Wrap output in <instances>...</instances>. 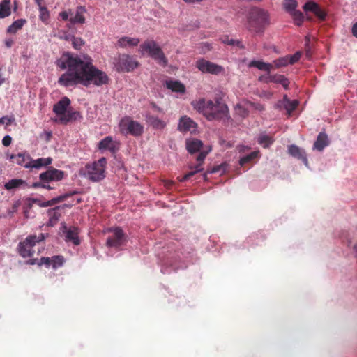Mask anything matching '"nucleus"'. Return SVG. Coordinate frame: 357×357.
<instances>
[{
  "instance_id": "54",
  "label": "nucleus",
  "mask_w": 357,
  "mask_h": 357,
  "mask_svg": "<svg viewBox=\"0 0 357 357\" xmlns=\"http://www.w3.org/2000/svg\"><path fill=\"white\" fill-rule=\"evenodd\" d=\"M71 14V10H69L68 11H63V12H61L59 13V16L61 17V18L64 20V21H66V20H69V15Z\"/></svg>"
},
{
  "instance_id": "50",
  "label": "nucleus",
  "mask_w": 357,
  "mask_h": 357,
  "mask_svg": "<svg viewBox=\"0 0 357 357\" xmlns=\"http://www.w3.org/2000/svg\"><path fill=\"white\" fill-rule=\"evenodd\" d=\"M199 172H201V169H199V167H198V169L197 170L191 169V171L190 172H188V174H186L182 178H180V181L184 182V181L188 180L193 175H195V174L199 173Z\"/></svg>"
},
{
  "instance_id": "15",
  "label": "nucleus",
  "mask_w": 357,
  "mask_h": 357,
  "mask_svg": "<svg viewBox=\"0 0 357 357\" xmlns=\"http://www.w3.org/2000/svg\"><path fill=\"white\" fill-rule=\"evenodd\" d=\"M288 153L292 157L301 160L306 167H308V161L304 149L296 145L291 144L288 146Z\"/></svg>"
},
{
  "instance_id": "7",
  "label": "nucleus",
  "mask_w": 357,
  "mask_h": 357,
  "mask_svg": "<svg viewBox=\"0 0 357 357\" xmlns=\"http://www.w3.org/2000/svg\"><path fill=\"white\" fill-rule=\"evenodd\" d=\"M47 236L45 234H40L38 236L29 235L23 241L19 243L17 251L23 258L31 257L33 253V247L37 243L43 241Z\"/></svg>"
},
{
  "instance_id": "59",
  "label": "nucleus",
  "mask_w": 357,
  "mask_h": 357,
  "mask_svg": "<svg viewBox=\"0 0 357 357\" xmlns=\"http://www.w3.org/2000/svg\"><path fill=\"white\" fill-rule=\"evenodd\" d=\"M43 135L45 136L46 141H49L52 137V132L50 131L44 132Z\"/></svg>"
},
{
  "instance_id": "55",
  "label": "nucleus",
  "mask_w": 357,
  "mask_h": 357,
  "mask_svg": "<svg viewBox=\"0 0 357 357\" xmlns=\"http://www.w3.org/2000/svg\"><path fill=\"white\" fill-rule=\"evenodd\" d=\"M223 43H226V44H228V45H240L241 44V41L239 40H234V39H227V40H223Z\"/></svg>"
},
{
  "instance_id": "5",
  "label": "nucleus",
  "mask_w": 357,
  "mask_h": 357,
  "mask_svg": "<svg viewBox=\"0 0 357 357\" xmlns=\"http://www.w3.org/2000/svg\"><path fill=\"white\" fill-rule=\"evenodd\" d=\"M65 172L54 167H50L47 170L39 175V181L33 183V188H42L47 190H52L54 187L50 185L51 182L60 181L65 177Z\"/></svg>"
},
{
  "instance_id": "14",
  "label": "nucleus",
  "mask_w": 357,
  "mask_h": 357,
  "mask_svg": "<svg viewBox=\"0 0 357 357\" xmlns=\"http://www.w3.org/2000/svg\"><path fill=\"white\" fill-rule=\"evenodd\" d=\"M197 123L187 116H182L178 123V130L182 132H194L197 130Z\"/></svg>"
},
{
  "instance_id": "31",
  "label": "nucleus",
  "mask_w": 357,
  "mask_h": 357,
  "mask_svg": "<svg viewBox=\"0 0 357 357\" xmlns=\"http://www.w3.org/2000/svg\"><path fill=\"white\" fill-rule=\"evenodd\" d=\"M26 20L25 19H17L14 21L8 28L7 32L8 33L15 34L26 24Z\"/></svg>"
},
{
  "instance_id": "43",
  "label": "nucleus",
  "mask_w": 357,
  "mask_h": 357,
  "mask_svg": "<svg viewBox=\"0 0 357 357\" xmlns=\"http://www.w3.org/2000/svg\"><path fill=\"white\" fill-rule=\"evenodd\" d=\"M318 4L313 1L307 2L303 7V10L306 12L314 13L315 10H317Z\"/></svg>"
},
{
  "instance_id": "23",
  "label": "nucleus",
  "mask_w": 357,
  "mask_h": 357,
  "mask_svg": "<svg viewBox=\"0 0 357 357\" xmlns=\"http://www.w3.org/2000/svg\"><path fill=\"white\" fill-rule=\"evenodd\" d=\"M191 105L195 110L207 119V100L205 98L193 100L191 102Z\"/></svg>"
},
{
  "instance_id": "36",
  "label": "nucleus",
  "mask_w": 357,
  "mask_h": 357,
  "mask_svg": "<svg viewBox=\"0 0 357 357\" xmlns=\"http://www.w3.org/2000/svg\"><path fill=\"white\" fill-rule=\"evenodd\" d=\"M257 142L264 148H268L273 143V139L271 136L263 132L259 135Z\"/></svg>"
},
{
  "instance_id": "64",
  "label": "nucleus",
  "mask_w": 357,
  "mask_h": 357,
  "mask_svg": "<svg viewBox=\"0 0 357 357\" xmlns=\"http://www.w3.org/2000/svg\"><path fill=\"white\" fill-rule=\"evenodd\" d=\"M7 218V215L6 213H2V214H0V220L1 218Z\"/></svg>"
},
{
  "instance_id": "51",
  "label": "nucleus",
  "mask_w": 357,
  "mask_h": 357,
  "mask_svg": "<svg viewBox=\"0 0 357 357\" xmlns=\"http://www.w3.org/2000/svg\"><path fill=\"white\" fill-rule=\"evenodd\" d=\"M314 13L321 20H324L326 15L325 12L322 10L319 6L317 10L316 9Z\"/></svg>"
},
{
  "instance_id": "11",
  "label": "nucleus",
  "mask_w": 357,
  "mask_h": 357,
  "mask_svg": "<svg viewBox=\"0 0 357 357\" xmlns=\"http://www.w3.org/2000/svg\"><path fill=\"white\" fill-rule=\"evenodd\" d=\"M107 231L109 233L106 242L107 247L118 248L126 244V238L121 228L113 227Z\"/></svg>"
},
{
  "instance_id": "56",
  "label": "nucleus",
  "mask_w": 357,
  "mask_h": 357,
  "mask_svg": "<svg viewBox=\"0 0 357 357\" xmlns=\"http://www.w3.org/2000/svg\"><path fill=\"white\" fill-rule=\"evenodd\" d=\"M352 34L354 37L357 38V22L353 24L351 29Z\"/></svg>"
},
{
  "instance_id": "9",
  "label": "nucleus",
  "mask_w": 357,
  "mask_h": 357,
  "mask_svg": "<svg viewBox=\"0 0 357 357\" xmlns=\"http://www.w3.org/2000/svg\"><path fill=\"white\" fill-rule=\"evenodd\" d=\"M212 114L209 115V121L215 119H222L224 121L229 120L230 119L229 108L227 105L222 102L220 97H216L215 98V102L211 112Z\"/></svg>"
},
{
  "instance_id": "2",
  "label": "nucleus",
  "mask_w": 357,
  "mask_h": 357,
  "mask_svg": "<svg viewBox=\"0 0 357 357\" xmlns=\"http://www.w3.org/2000/svg\"><path fill=\"white\" fill-rule=\"evenodd\" d=\"M248 23L250 31L256 33H263L264 29L271 24L269 13L263 8L252 7L248 14Z\"/></svg>"
},
{
  "instance_id": "37",
  "label": "nucleus",
  "mask_w": 357,
  "mask_h": 357,
  "mask_svg": "<svg viewBox=\"0 0 357 357\" xmlns=\"http://www.w3.org/2000/svg\"><path fill=\"white\" fill-rule=\"evenodd\" d=\"M259 155V151H255L251 152L250 153L242 157L240 159L239 163L241 166L244 165L245 164L252 161L256 158H258Z\"/></svg>"
},
{
  "instance_id": "40",
  "label": "nucleus",
  "mask_w": 357,
  "mask_h": 357,
  "mask_svg": "<svg viewBox=\"0 0 357 357\" xmlns=\"http://www.w3.org/2000/svg\"><path fill=\"white\" fill-rule=\"evenodd\" d=\"M291 15H292L295 24L301 26L303 21V15L302 13L299 10H296L291 13Z\"/></svg>"
},
{
  "instance_id": "32",
  "label": "nucleus",
  "mask_w": 357,
  "mask_h": 357,
  "mask_svg": "<svg viewBox=\"0 0 357 357\" xmlns=\"http://www.w3.org/2000/svg\"><path fill=\"white\" fill-rule=\"evenodd\" d=\"M11 2L10 0H3L0 3V19L6 18L11 14Z\"/></svg>"
},
{
  "instance_id": "20",
  "label": "nucleus",
  "mask_w": 357,
  "mask_h": 357,
  "mask_svg": "<svg viewBox=\"0 0 357 357\" xmlns=\"http://www.w3.org/2000/svg\"><path fill=\"white\" fill-rule=\"evenodd\" d=\"M329 140L325 132H320L313 145V149L322 151L325 147L328 146Z\"/></svg>"
},
{
  "instance_id": "58",
  "label": "nucleus",
  "mask_w": 357,
  "mask_h": 357,
  "mask_svg": "<svg viewBox=\"0 0 357 357\" xmlns=\"http://www.w3.org/2000/svg\"><path fill=\"white\" fill-rule=\"evenodd\" d=\"M6 82V78L3 77L2 69L0 68V86L4 84Z\"/></svg>"
},
{
  "instance_id": "16",
  "label": "nucleus",
  "mask_w": 357,
  "mask_h": 357,
  "mask_svg": "<svg viewBox=\"0 0 357 357\" xmlns=\"http://www.w3.org/2000/svg\"><path fill=\"white\" fill-rule=\"evenodd\" d=\"M70 104V99L67 97H63L54 105L53 112L59 117L62 116L66 114L67 108L68 107Z\"/></svg>"
},
{
  "instance_id": "13",
  "label": "nucleus",
  "mask_w": 357,
  "mask_h": 357,
  "mask_svg": "<svg viewBox=\"0 0 357 357\" xmlns=\"http://www.w3.org/2000/svg\"><path fill=\"white\" fill-rule=\"evenodd\" d=\"M65 259L63 256L55 255L52 257H41L38 261V266L45 265L46 267H52L54 269H57L63 266Z\"/></svg>"
},
{
  "instance_id": "47",
  "label": "nucleus",
  "mask_w": 357,
  "mask_h": 357,
  "mask_svg": "<svg viewBox=\"0 0 357 357\" xmlns=\"http://www.w3.org/2000/svg\"><path fill=\"white\" fill-rule=\"evenodd\" d=\"M246 104H248L249 107L253 108L258 111H263L264 109V107L263 105L258 103V102H253L250 100H246Z\"/></svg>"
},
{
  "instance_id": "19",
  "label": "nucleus",
  "mask_w": 357,
  "mask_h": 357,
  "mask_svg": "<svg viewBox=\"0 0 357 357\" xmlns=\"http://www.w3.org/2000/svg\"><path fill=\"white\" fill-rule=\"evenodd\" d=\"M52 162V158L50 157L47 158H40L36 160H30V166H27L29 169H39L43 167H47Z\"/></svg>"
},
{
  "instance_id": "18",
  "label": "nucleus",
  "mask_w": 357,
  "mask_h": 357,
  "mask_svg": "<svg viewBox=\"0 0 357 357\" xmlns=\"http://www.w3.org/2000/svg\"><path fill=\"white\" fill-rule=\"evenodd\" d=\"M66 229V235L65 240L67 242H72L75 245H78L80 243V241L78 236V229L75 227H70L67 229L66 226H64Z\"/></svg>"
},
{
  "instance_id": "12",
  "label": "nucleus",
  "mask_w": 357,
  "mask_h": 357,
  "mask_svg": "<svg viewBox=\"0 0 357 357\" xmlns=\"http://www.w3.org/2000/svg\"><path fill=\"white\" fill-rule=\"evenodd\" d=\"M120 146V142L118 140L114 139L111 136H107L101 139L98 145V149L101 152L109 151L112 153H115Z\"/></svg>"
},
{
  "instance_id": "17",
  "label": "nucleus",
  "mask_w": 357,
  "mask_h": 357,
  "mask_svg": "<svg viewBox=\"0 0 357 357\" xmlns=\"http://www.w3.org/2000/svg\"><path fill=\"white\" fill-rule=\"evenodd\" d=\"M140 40L138 38L122 36L117 40L116 46L121 48L134 47L139 45Z\"/></svg>"
},
{
  "instance_id": "45",
  "label": "nucleus",
  "mask_w": 357,
  "mask_h": 357,
  "mask_svg": "<svg viewBox=\"0 0 357 357\" xmlns=\"http://www.w3.org/2000/svg\"><path fill=\"white\" fill-rule=\"evenodd\" d=\"M19 205V202H15V204H13V206L10 208L7 209L6 213L7 218L13 217L14 213L17 212Z\"/></svg>"
},
{
  "instance_id": "24",
  "label": "nucleus",
  "mask_w": 357,
  "mask_h": 357,
  "mask_svg": "<svg viewBox=\"0 0 357 357\" xmlns=\"http://www.w3.org/2000/svg\"><path fill=\"white\" fill-rule=\"evenodd\" d=\"M10 159H13L14 162L25 168L29 169L27 166H30L31 157L29 155L24 153H18L17 155H11Z\"/></svg>"
},
{
  "instance_id": "35",
  "label": "nucleus",
  "mask_w": 357,
  "mask_h": 357,
  "mask_svg": "<svg viewBox=\"0 0 357 357\" xmlns=\"http://www.w3.org/2000/svg\"><path fill=\"white\" fill-rule=\"evenodd\" d=\"M25 184V181L22 179H11L4 184V188L7 190H13L19 188Z\"/></svg>"
},
{
  "instance_id": "44",
  "label": "nucleus",
  "mask_w": 357,
  "mask_h": 357,
  "mask_svg": "<svg viewBox=\"0 0 357 357\" xmlns=\"http://www.w3.org/2000/svg\"><path fill=\"white\" fill-rule=\"evenodd\" d=\"M15 119L13 115L3 116L0 118V124L10 126L11 123L15 122Z\"/></svg>"
},
{
  "instance_id": "46",
  "label": "nucleus",
  "mask_w": 357,
  "mask_h": 357,
  "mask_svg": "<svg viewBox=\"0 0 357 357\" xmlns=\"http://www.w3.org/2000/svg\"><path fill=\"white\" fill-rule=\"evenodd\" d=\"M58 208L51 209L48 211L50 222H56L59 220V215L57 213Z\"/></svg>"
},
{
  "instance_id": "41",
  "label": "nucleus",
  "mask_w": 357,
  "mask_h": 357,
  "mask_svg": "<svg viewBox=\"0 0 357 357\" xmlns=\"http://www.w3.org/2000/svg\"><path fill=\"white\" fill-rule=\"evenodd\" d=\"M73 47L76 50H80L84 44V40L80 37L71 36Z\"/></svg>"
},
{
  "instance_id": "10",
  "label": "nucleus",
  "mask_w": 357,
  "mask_h": 357,
  "mask_svg": "<svg viewBox=\"0 0 357 357\" xmlns=\"http://www.w3.org/2000/svg\"><path fill=\"white\" fill-rule=\"evenodd\" d=\"M195 66L202 73H208L214 75H224L225 73L223 66L204 59H198L196 61Z\"/></svg>"
},
{
  "instance_id": "48",
  "label": "nucleus",
  "mask_w": 357,
  "mask_h": 357,
  "mask_svg": "<svg viewBox=\"0 0 357 357\" xmlns=\"http://www.w3.org/2000/svg\"><path fill=\"white\" fill-rule=\"evenodd\" d=\"M211 151V147H209L206 151H202L199 153L197 157V163L203 164L204 160H205L207 154Z\"/></svg>"
},
{
  "instance_id": "1",
  "label": "nucleus",
  "mask_w": 357,
  "mask_h": 357,
  "mask_svg": "<svg viewBox=\"0 0 357 357\" xmlns=\"http://www.w3.org/2000/svg\"><path fill=\"white\" fill-rule=\"evenodd\" d=\"M61 70H67L58 79V84L63 87L82 84L101 86L109 82V77L104 71L93 64V59L87 54H75L68 52L62 54L55 62Z\"/></svg>"
},
{
  "instance_id": "8",
  "label": "nucleus",
  "mask_w": 357,
  "mask_h": 357,
  "mask_svg": "<svg viewBox=\"0 0 357 357\" xmlns=\"http://www.w3.org/2000/svg\"><path fill=\"white\" fill-rule=\"evenodd\" d=\"M114 69L118 72H130L138 67L139 62L129 54H120L113 62Z\"/></svg>"
},
{
  "instance_id": "61",
  "label": "nucleus",
  "mask_w": 357,
  "mask_h": 357,
  "mask_svg": "<svg viewBox=\"0 0 357 357\" xmlns=\"http://www.w3.org/2000/svg\"><path fill=\"white\" fill-rule=\"evenodd\" d=\"M43 0H35V2L37 4L38 8L44 6L43 5Z\"/></svg>"
},
{
  "instance_id": "4",
  "label": "nucleus",
  "mask_w": 357,
  "mask_h": 357,
  "mask_svg": "<svg viewBox=\"0 0 357 357\" xmlns=\"http://www.w3.org/2000/svg\"><path fill=\"white\" fill-rule=\"evenodd\" d=\"M107 159L100 158L97 161L88 163L80 171V175L93 183L103 180L106 176Z\"/></svg>"
},
{
  "instance_id": "60",
  "label": "nucleus",
  "mask_w": 357,
  "mask_h": 357,
  "mask_svg": "<svg viewBox=\"0 0 357 357\" xmlns=\"http://www.w3.org/2000/svg\"><path fill=\"white\" fill-rule=\"evenodd\" d=\"M26 264H30V265H34L36 264H38V262H37V259H29V261H27Z\"/></svg>"
},
{
  "instance_id": "52",
  "label": "nucleus",
  "mask_w": 357,
  "mask_h": 357,
  "mask_svg": "<svg viewBox=\"0 0 357 357\" xmlns=\"http://www.w3.org/2000/svg\"><path fill=\"white\" fill-rule=\"evenodd\" d=\"M11 142H12V137L10 135H7L3 137V138L2 139V144L4 146H10Z\"/></svg>"
},
{
  "instance_id": "27",
  "label": "nucleus",
  "mask_w": 357,
  "mask_h": 357,
  "mask_svg": "<svg viewBox=\"0 0 357 357\" xmlns=\"http://www.w3.org/2000/svg\"><path fill=\"white\" fill-rule=\"evenodd\" d=\"M202 146V142L197 139H191L186 141V149L190 153L199 151Z\"/></svg>"
},
{
  "instance_id": "6",
  "label": "nucleus",
  "mask_w": 357,
  "mask_h": 357,
  "mask_svg": "<svg viewBox=\"0 0 357 357\" xmlns=\"http://www.w3.org/2000/svg\"><path fill=\"white\" fill-rule=\"evenodd\" d=\"M118 127L120 132L125 136L130 135L134 137H139L144 131V126L139 122L134 121L129 116L122 117L118 123Z\"/></svg>"
},
{
  "instance_id": "38",
  "label": "nucleus",
  "mask_w": 357,
  "mask_h": 357,
  "mask_svg": "<svg viewBox=\"0 0 357 357\" xmlns=\"http://www.w3.org/2000/svg\"><path fill=\"white\" fill-rule=\"evenodd\" d=\"M284 7L287 12L291 13L296 10L297 1L296 0H284Z\"/></svg>"
},
{
  "instance_id": "53",
  "label": "nucleus",
  "mask_w": 357,
  "mask_h": 357,
  "mask_svg": "<svg viewBox=\"0 0 357 357\" xmlns=\"http://www.w3.org/2000/svg\"><path fill=\"white\" fill-rule=\"evenodd\" d=\"M214 102L211 100H207V119H208L209 115L212 114L211 112L212 111Z\"/></svg>"
},
{
  "instance_id": "49",
  "label": "nucleus",
  "mask_w": 357,
  "mask_h": 357,
  "mask_svg": "<svg viewBox=\"0 0 357 357\" xmlns=\"http://www.w3.org/2000/svg\"><path fill=\"white\" fill-rule=\"evenodd\" d=\"M301 56V53L300 52H296L293 55H289L288 59L289 64H294L297 62L300 59Z\"/></svg>"
},
{
  "instance_id": "3",
  "label": "nucleus",
  "mask_w": 357,
  "mask_h": 357,
  "mask_svg": "<svg viewBox=\"0 0 357 357\" xmlns=\"http://www.w3.org/2000/svg\"><path fill=\"white\" fill-rule=\"evenodd\" d=\"M139 53L142 56H146L154 59L158 63L162 66H166L168 63L160 45L153 39H147L144 40L138 49Z\"/></svg>"
},
{
  "instance_id": "29",
  "label": "nucleus",
  "mask_w": 357,
  "mask_h": 357,
  "mask_svg": "<svg viewBox=\"0 0 357 357\" xmlns=\"http://www.w3.org/2000/svg\"><path fill=\"white\" fill-rule=\"evenodd\" d=\"M146 122L153 128L162 130L166 126V123L157 116H147Z\"/></svg>"
},
{
  "instance_id": "30",
  "label": "nucleus",
  "mask_w": 357,
  "mask_h": 357,
  "mask_svg": "<svg viewBox=\"0 0 357 357\" xmlns=\"http://www.w3.org/2000/svg\"><path fill=\"white\" fill-rule=\"evenodd\" d=\"M281 105L284 107L289 114H290L298 106V101L296 100H291L288 98L287 96L285 95L281 101Z\"/></svg>"
},
{
  "instance_id": "42",
  "label": "nucleus",
  "mask_w": 357,
  "mask_h": 357,
  "mask_svg": "<svg viewBox=\"0 0 357 357\" xmlns=\"http://www.w3.org/2000/svg\"><path fill=\"white\" fill-rule=\"evenodd\" d=\"M276 68L284 67L289 64L288 56L280 57L273 61Z\"/></svg>"
},
{
  "instance_id": "25",
  "label": "nucleus",
  "mask_w": 357,
  "mask_h": 357,
  "mask_svg": "<svg viewBox=\"0 0 357 357\" xmlns=\"http://www.w3.org/2000/svg\"><path fill=\"white\" fill-rule=\"evenodd\" d=\"M166 86L172 92L183 94L185 93V86L179 81L169 80L166 82Z\"/></svg>"
},
{
  "instance_id": "62",
  "label": "nucleus",
  "mask_w": 357,
  "mask_h": 357,
  "mask_svg": "<svg viewBox=\"0 0 357 357\" xmlns=\"http://www.w3.org/2000/svg\"><path fill=\"white\" fill-rule=\"evenodd\" d=\"M5 44H6L7 47H10L12 44H13V40H10V39L6 40V42H5Z\"/></svg>"
},
{
  "instance_id": "33",
  "label": "nucleus",
  "mask_w": 357,
  "mask_h": 357,
  "mask_svg": "<svg viewBox=\"0 0 357 357\" xmlns=\"http://www.w3.org/2000/svg\"><path fill=\"white\" fill-rule=\"evenodd\" d=\"M248 66L249 67H255L257 69H259L260 70L265 71L268 73H270L271 68H272V65L269 63H266L262 61H255V60L251 61L249 63Z\"/></svg>"
},
{
  "instance_id": "21",
  "label": "nucleus",
  "mask_w": 357,
  "mask_h": 357,
  "mask_svg": "<svg viewBox=\"0 0 357 357\" xmlns=\"http://www.w3.org/2000/svg\"><path fill=\"white\" fill-rule=\"evenodd\" d=\"M82 119V116L77 111H68L63 116L59 118V121L64 124L70 121H81Z\"/></svg>"
},
{
  "instance_id": "22",
  "label": "nucleus",
  "mask_w": 357,
  "mask_h": 357,
  "mask_svg": "<svg viewBox=\"0 0 357 357\" xmlns=\"http://www.w3.org/2000/svg\"><path fill=\"white\" fill-rule=\"evenodd\" d=\"M86 13V10L84 6H77L75 11V15L74 17H70L69 21L71 24H84L85 23V13Z\"/></svg>"
},
{
  "instance_id": "34",
  "label": "nucleus",
  "mask_w": 357,
  "mask_h": 357,
  "mask_svg": "<svg viewBox=\"0 0 357 357\" xmlns=\"http://www.w3.org/2000/svg\"><path fill=\"white\" fill-rule=\"evenodd\" d=\"M267 82L280 84L285 89H287L289 85L288 79L284 76L281 75H271L267 78Z\"/></svg>"
},
{
  "instance_id": "57",
  "label": "nucleus",
  "mask_w": 357,
  "mask_h": 357,
  "mask_svg": "<svg viewBox=\"0 0 357 357\" xmlns=\"http://www.w3.org/2000/svg\"><path fill=\"white\" fill-rule=\"evenodd\" d=\"M198 167H199V169H201V172L203 171L204 168L202 167V165L201 163H197L195 166H190V169H192V170H197L198 169Z\"/></svg>"
},
{
  "instance_id": "63",
  "label": "nucleus",
  "mask_w": 357,
  "mask_h": 357,
  "mask_svg": "<svg viewBox=\"0 0 357 357\" xmlns=\"http://www.w3.org/2000/svg\"><path fill=\"white\" fill-rule=\"evenodd\" d=\"M161 272L162 273H169V271L166 268H165V267H162Z\"/></svg>"
},
{
  "instance_id": "28",
  "label": "nucleus",
  "mask_w": 357,
  "mask_h": 357,
  "mask_svg": "<svg viewBox=\"0 0 357 357\" xmlns=\"http://www.w3.org/2000/svg\"><path fill=\"white\" fill-rule=\"evenodd\" d=\"M246 100H243L234 107L236 114L241 118H245L249 114L248 108L250 107L248 104L245 103Z\"/></svg>"
},
{
  "instance_id": "39",
  "label": "nucleus",
  "mask_w": 357,
  "mask_h": 357,
  "mask_svg": "<svg viewBox=\"0 0 357 357\" xmlns=\"http://www.w3.org/2000/svg\"><path fill=\"white\" fill-rule=\"evenodd\" d=\"M38 10H39V12H40V14H39L40 20L42 22H43L45 23H47L48 22L49 19H50V12H49V10L46 8V6H43V7L39 8Z\"/></svg>"
},
{
  "instance_id": "26",
  "label": "nucleus",
  "mask_w": 357,
  "mask_h": 357,
  "mask_svg": "<svg viewBox=\"0 0 357 357\" xmlns=\"http://www.w3.org/2000/svg\"><path fill=\"white\" fill-rule=\"evenodd\" d=\"M77 192L76 191H73V192H68V193H65L63 195H61L60 196H58L56 197H54L53 199H52L51 200H48L47 202H44L41 204H40V206L41 207H48V206H52L53 204L57 203V202H62V201H64L66 200L68 197L75 195V194H77Z\"/></svg>"
}]
</instances>
